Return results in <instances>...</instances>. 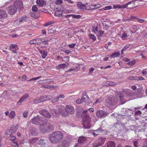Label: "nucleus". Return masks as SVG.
Masks as SVG:
<instances>
[{
  "mask_svg": "<svg viewBox=\"0 0 147 147\" xmlns=\"http://www.w3.org/2000/svg\"><path fill=\"white\" fill-rule=\"evenodd\" d=\"M38 39H37V38L33 39L32 40L29 41V43L30 44H37V41Z\"/></svg>",
  "mask_w": 147,
  "mask_h": 147,
  "instance_id": "32",
  "label": "nucleus"
},
{
  "mask_svg": "<svg viewBox=\"0 0 147 147\" xmlns=\"http://www.w3.org/2000/svg\"><path fill=\"white\" fill-rule=\"evenodd\" d=\"M71 16L73 18L76 19H79L81 18V16L80 15H76L71 14Z\"/></svg>",
  "mask_w": 147,
  "mask_h": 147,
  "instance_id": "41",
  "label": "nucleus"
},
{
  "mask_svg": "<svg viewBox=\"0 0 147 147\" xmlns=\"http://www.w3.org/2000/svg\"><path fill=\"white\" fill-rule=\"evenodd\" d=\"M38 8L36 5H34L32 7V11L35 12L37 11Z\"/></svg>",
  "mask_w": 147,
  "mask_h": 147,
  "instance_id": "46",
  "label": "nucleus"
},
{
  "mask_svg": "<svg viewBox=\"0 0 147 147\" xmlns=\"http://www.w3.org/2000/svg\"><path fill=\"white\" fill-rule=\"evenodd\" d=\"M65 110L68 114H72L74 113L75 109L73 106L66 105L65 106Z\"/></svg>",
  "mask_w": 147,
  "mask_h": 147,
  "instance_id": "6",
  "label": "nucleus"
},
{
  "mask_svg": "<svg viewBox=\"0 0 147 147\" xmlns=\"http://www.w3.org/2000/svg\"><path fill=\"white\" fill-rule=\"evenodd\" d=\"M39 127V129L42 132H46L47 131V123L45 122L41 123Z\"/></svg>",
  "mask_w": 147,
  "mask_h": 147,
  "instance_id": "12",
  "label": "nucleus"
},
{
  "mask_svg": "<svg viewBox=\"0 0 147 147\" xmlns=\"http://www.w3.org/2000/svg\"><path fill=\"white\" fill-rule=\"evenodd\" d=\"M64 12L65 13H73L74 12L71 9H66L64 11Z\"/></svg>",
  "mask_w": 147,
  "mask_h": 147,
  "instance_id": "38",
  "label": "nucleus"
},
{
  "mask_svg": "<svg viewBox=\"0 0 147 147\" xmlns=\"http://www.w3.org/2000/svg\"><path fill=\"white\" fill-rule=\"evenodd\" d=\"M7 17V13L3 9H0V19H5Z\"/></svg>",
  "mask_w": 147,
  "mask_h": 147,
  "instance_id": "13",
  "label": "nucleus"
},
{
  "mask_svg": "<svg viewBox=\"0 0 147 147\" xmlns=\"http://www.w3.org/2000/svg\"><path fill=\"white\" fill-rule=\"evenodd\" d=\"M12 145L15 147H18V144L17 142H12Z\"/></svg>",
  "mask_w": 147,
  "mask_h": 147,
  "instance_id": "53",
  "label": "nucleus"
},
{
  "mask_svg": "<svg viewBox=\"0 0 147 147\" xmlns=\"http://www.w3.org/2000/svg\"><path fill=\"white\" fill-rule=\"evenodd\" d=\"M51 80V79H49V80L45 79V80H42V81L44 82V83H49L50 82H52V81Z\"/></svg>",
  "mask_w": 147,
  "mask_h": 147,
  "instance_id": "56",
  "label": "nucleus"
},
{
  "mask_svg": "<svg viewBox=\"0 0 147 147\" xmlns=\"http://www.w3.org/2000/svg\"><path fill=\"white\" fill-rule=\"evenodd\" d=\"M96 116L99 118H102L105 117L108 115L107 113L103 110H100L97 111L96 112Z\"/></svg>",
  "mask_w": 147,
  "mask_h": 147,
  "instance_id": "7",
  "label": "nucleus"
},
{
  "mask_svg": "<svg viewBox=\"0 0 147 147\" xmlns=\"http://www.w3.org/2000/svg\"><path fill=\"white\" fill-rule=\"evenodd\" d=\"M20 23L19 20L17 19L15 21L13 24L15 26H17L20 24Z\"/></svg>",
  "mask_w": 147,
  "mask_h": 147,
  "instance_id": "42",
  "label": "nucleus"
},
{
  "mask_svg": "<svg viewBox=\"0 0 147 147\" xmlns=\"http://www.w3.org/2000/svg\"><path fill=\"white\" fill-rule=\"evenodd\" d=\"M29 96V94L26 93L24 94L17 102V104L20 105L21 103L24 101L26 99H27Z\"/></svg>",
  "mask_w": 147,
  "mask_h": 147,
  "instance_id": "14",
  "label": "nucleus"
},
{
  "mask_svg": "<svg viewBox=\"0 0 147 147\" xmlns=\"http://www.w3.org/2000/svg\"><path fill=\"white\" fill-rule=\"evenodd\" d=\"M82 99H78L76 101V102L77 104H80L82 102Z\"/></svg>",
  "mask_w": 147,
  "mask_h": 147,
  "instance_id": "62",
  "label": "nucleus"
},
{
  "mask_svg": "<svg viewBox=\"0 0 147 147\" xmlns=\"http://www.w3.org/2000/svg\"><path fill=\"white\" fill-rule=\"evenodd\" d=\"M94 6H95L94 5V4L90 6H88L87 5L86 10H90L94 9H95V7H94Z\"/></svg>",
  "mask_w": 147,
  "mask_h": 147,
  "instance_id": "30",
  "label": "nucleus"
},
{
  "mask_svg": "<svg viewBox=\"0 0 147 147\" xmlns=\"http://www.w3.org/2000/svg\"><path fill=\"white\" fill-rule=\"evenodd\" d=\"M13 133L12 132V130H11V129H8L5 132V134L7 135H11V134H13Z\"/></svg>",
  "mask_w": 147,
  "mask_h": 147,
  "instance_id": "35",
  "label": "nucleus"
},
{
  "mask_svg": "<svg viewBox=\"0 0 147 147\" xmlns=\"http://www.w3.org/2000/svg\"><path fill=\"white\" fill-rule=\"evenodd\" d=\"M130 44H129L126 45L123 48V51H125L126 49L130 47Z\"/></svg>",
  "mask_w": 147,
  "mask_h": 147,
  "instance_id": "52",
  "label": "nucleus"
},
{
  "mask_svg": "<svg viewBox=\"0 0 147 147\" xmlns=\"http://www.w3.org/2000/svg\"><path fill=\"white\" fill-rule=\"evenodd\" d=\"M9 49L10 51L15 53H16V51L18 49L17 45L14 44H11Z\"/></svg>",
  "mask_w": 147,
  "mask_h": 147,
  "instance_id": "15",
  "label": "nucleus"
},
{
  "mask_svg": "<svg viewBox=\"0 0 147 147\" xmlns=\"http://www.w3.org/2000/svg\"><path fill=\"white\" fill-rule=\"evenodd\" d=\"M13 5L17 10L18 9L20 11L23 9V4L20 1H16L14 2Z\"/></svg>",
  "mask_w": 147,
  "mask_h": 147,
  "instance_id": "5",
  "label": "nucleus"
},
{
  "mask_svg": "<svg viewBox=\"0 0 147 147\" xmlns=\"http://www.w3.org/2000/svg\"><path fill=\"white\" fill-rule=\"evenodd\" d=\"M54 85H43L41 86L42 88H48L49 89H50L51 88H54Z\"/></svg>",
  "mask_w": 147,
  "mask_h": 147,
  "instance_id": "28",
  "label": "nucleus"
},
{
  "mask_svg": "<svg viewBox=\"0 0 147 147\" xmlns=\"http://www.w3.org/2000/svg\"><path fill=\"white\" fill-rule=\"evenodd\" d=\"M59 98L57 96L55 97L53 100L52 102H55L58 101L59 100Z\"/></svg>",
  "mask_w": 147,
  "mask_h": 147,
  "instance_id": "54",
  "label": "nucleus"
},
{
  "mask_svg": "<svg viewBox=\"0 0 147 147\" xmlns=\"http://www.w3.org/2000/svg\"><path fill=\"white\" fill-rule=\"evenodd\" d=\"M17 127L16 126H13L12 127L11 130H12L13 134L17 130Z\"/></svg>",
  "mask_w": 147,
  "mask_h": 147,
  "instance_id": "40",
  "label": "nucleus"
},
{
  "mask_svg": "<svg viewBox=\"0 0 147 147\" xmlns=\"http://www.w3.org/2000/svg\"><path fill=\"white\" fill-rule=\"evenodd\" d=\"M128 95V96H131L133 94V91L132 90H127Z\"/></svg>",
  "mask_w": 147,
  "mask_h": 147,
  "instance_id": "43",
  "label": "nucleus"
},
{
  "mask_svg": "<svg viewBox=\"0 0 147 147\" xmlns=\"http://www.w3.org/2000/svg\"><path fill=\"white\" fill-rule=\"evenodd\" d=\"M136 62V61L135 60H133L131 61H130L129 63H127V64L128 65L131 66L134 64Z\"/></svg>",
  "mask_w": 147,
  "mask_h": 147,
  "instance_id": "37",
  "label": "nucleus"
},
{
  "mask_svg": "<svg viewBox=\"0 0 147 147\" xmlns=\"http://www.w3.org/2000/svg\"><path fill=\"white\" fill-rule=\"evenodd\" d=\"M142 73L144 75H146L147 74V72L146 69H143L142 71Z\"/></svg>",
  "mask_w": 147,
  "mask_h": 147,
  "instance_id": "63",
  "label": "nucleus"
},
{
  "mask_svg": "<svg viewBox=\"0 0 147 147\" xmlns=\"http://www.w3.org/2000/svg\"><path fill=\"white\" fill-rule=\"evenodd\" d=\"M43 101L44 100L42 96L40 98H36V99L34 100L33 102L34 103L36 104L38 103L41 102Z\"/></svg>",
  "mask_w": 147,
  "mask_h": 147,
  "instance_id": "23",
  "label": "nucleus"
},
{
  "mask_svg": "<svg viewBox=\"0 0 147 147\" xmlns=\"http://www.w3.org/2000/svg\"><path fill=\"white\" fill-rule=\"evenodd\" d=\"M45 144V140L41 139L38 141L37 146L38 147H44Z\"/></svg>",
  "mask_w": 147,
  "mask_h": 147,
  "instance_id": "16",
  "label": "nucleus"
},
{
  "mask_svg": "<svg viewBox=\"0 0 147 147\" xmlns=\"http://www.w3.org/2000/svg\"><path fill=\"white\" fill-rule=\"evenodd\" d=\"M136 76H130L128 78V79L129 80H136Z\"/></svg>",
  "mask_w": 147,
  "mask_h": 147,
  "instance_id": "49",
  "label": "nucleus"
},
{
  "mask_svg": "<svg viewBox=\"0 0 147 147\" xmlns=\"http://www.w3.org/2000/svg\"><path fill=\"white\" fill-rule=\"evenodd\" d=\"M9 138L10 140L12 141L16 139V137L15 136L11 135L9 136Z\"/></svg>",
  "mask_w": 147,
  "mask_h": 147,
  "instance_id": "50",
  "label": "nucleus"
},
{
  "mask_svg": "<svg viewBox=\"0 0 147 147\" xmlns=\"http://www.w3.org/2000/svg\"><path fill=\"white\" fill-rule=\"evenodd\" d=\"M82 121L83 127L85 128H89L90 126V119L89 116L87 115L85 116L83 118Z\"/></svg>",
  "mask_w": 147,
  "mask_h": 147,
  "instance_id": "2",
  "label": "nucleus"
},
{
  "mask_svg": "<svg viewBox=\"0 0 147 147\" xmlns=\"http://www.w3.org/2000/svg\"><path fill=\"white\" fill-rule=\"evenodd\" d=\"M36 2L40 7H42L46 5V3L43 0H37Z\"/></svg>",
  "mask_w": 147,
  "mask_h": 147,
  "instance_id": "21",
  "label": "nucleus"
},
{
  "mask_svg": "<svg viewBox=\"0 0 147 147\" xmlns=\"http://www.w3.org/2000/svg\"><path fill=\"white\" fill-rule=\"evenodd\" d=\"M86 138L83 136H80L79 137L78 142L80 143H84L86 142Z\"/></svg>",
  "mask_w": 147,
  "mask_h": 147,
  "instance_id": "20",
  "label": "nucleus"
},
{
  "mask_svg": "<svg viewBox=\"0 0 147 147\" xmlns=\"http://www.w3.org/2000/svg\"><path fill=\"white\" fill-rule=\"evenodd\" d=\"M76 44L75 43L71 44L69 45V47L70 48H73L75 46Z\"/></svg>",
  "mask_w": 147,
  "mask_h": 147,
  "instance_id": "58",
  "label": "nucleus"
},
{
  "mask_svg": "<svg viewBox=\"0 0 147 147\" xmlns=\"http://www.w3.org/2000/svg\"><path fill=\"white\" fill-rule=\"evenodd\" d=\"M142 114L141 112L140 111H138L135 112V114L136 115H140Z\"/></svg>",
  "mask_w": 147,
  "mask_h": 147,
  "instance_id": "64",
  "label": "nucleus"
},
{
  "mask_svg": "<svg viewBox=\"0 0 147 147\" xmlns=\"http://www.w3.org/2000/svg\"><path fill=\"white\" fill-rule=\"evenodd\" d=\"M47 124V131L49 130H52L53 129V127L52 125L49 124Z\"/></svg>",
  "mask_w": 147,
  "mask_h": 147,
  "instance_id": "45",
  "label": "nucleus"
},
{
  "mask_svg": "<svg viewBox=\"0 0 147 147\" xmlns=\"http://www.w3.org/2000/svg\"><path fill=\"white\" fill-rule=\"evenodd\" d=\"M132 3H134L133 2H128L126 3L124 5H120V8H125L127 7L128 6V5L129 4H131Z\"/></svg>",
  "mask_w": 147,
  "mask_h": 147,
  "instance_id": "31",
  "label": "nucleus"
},
{
  "mask_svg": "<svg viewBox=\"0 0 147 147\" xmlns=\"http://www.w3.org/2000/svg\"><path fill=\"white\" fill-rule=\"evenodd\" d=\"M129 35L128 34L127 32L125 31L123 32L121 37L122 40H125L129 37Z\"/></svg>",
  "mask_w": 147,
  "mask_h": 147,
  "instance_id": "18",
  "label": "nucleus"
},
{
  "mask_svg": "<svg viewBox=\"0 0 147 147\" xmlns=\"http://www.w3.org/2000/svg\"><path fill=\"white\" fill-rule=\"evenodd\" d=\"M53 23L52 21L49 22L45 24H44L43 26L45 27H47L49 25H51Z\"/></svg>",
  "mask_w": 147,
  "mask_h": 147,
  "instance_id": "44",
  "label": "nucleus"
},
{
  "mask_svg": "<svg viewBox=\"0 0 147 147\" xmlns=\"http://www.w3.org/2000/svg\"><path fill=\"white\" fill-rule=\"evenodd\" d=\"M59 66L60 68H65L67 66L66 64L64 63L60 64L59 65Z\"/></svg>",
  "mask_w": 147,
  "mask_h": 147,
  "instance_id": "51",
  "label": "nucleus"
},
{
  "mask_svg": "<svg viewBox=\"0 0 147 147\" xmlns=\"http://www.w3.org/2000/svg\"><path fill=\"white\" fill-rule=\"evenodd\" d=\"M28 113V112L27 111H24L23 114V117L24 118L27 117Z\"/></svg>",
  "mask_w": 147,
  "mask_h": 147,
  "instance_id": "48",
  "label": "nucleus"
},
{
  "mask_svg": "<svg viewBox=\"0 0 147 147\" xmlns=\"http://www.w3.org/2000/svg\"><path fill=\"white\" fill-rule=\"evenodd\" d=\"M59 98H64L65 97V96L63 94H61L57 96Z\"/></svg>",
  "mask_w": 147,
  "mask_h": 147,
  "instance_id": "59",
  "label": "nucleus"
},
{
  "mask_svg": "<svg viewBox=\"0 0 147 147\" xmlns=\"http://www.w3.org/2000/svg\"><path fill=\"white\" fill-rule=\"evenodd\" d=\"M144 80V78L142 77L136 76V80Z\"/></svg>",
  "mask_w": 147,
  "mask_h": 147,
  "instance_id": "47",
  "label": "nucleus"
},
{
  "mask_svg": "<svg viewBox=\"0 0 147 147\" xmlns=\"http://www.w3.org/2000/svg\"><path fill=\"white\" fill-rule=\"evenodd\" d=\"M94 5L95 6L94 7H95V9L98 8L101 6V5L99 4H94Z\"/></svg>",
  "mask_w": 147,
  "mask_h": 147,
  "instance_id": "57",
  "label": "nucleus"
},
{
  "mask_svg": "<svg viewBox=\"0 0 147 147\" xmlns=\"http://www.w3.org/2000/svg\"><path fill=\"white\" fill-rule=\"evenodd\" d=\"M63 3V1L61 0H57L55 2V4L57 5Z\"/></svg>",
  "mask_w": 147,
  "mask_h": 147,
  "instance_id": "55",
  "label": "nucleus"
},
{
  "mask_svg": "<svg viewBox=\"0 0 147 147\" xmlns=\"http://www.w3.org/2000/svg\"><path fill=\"white\" fill-rule=\"evenodd\" d=\"M37 39L38 40L37 41V44H42L44 45H45L47 43V41H48V40L46 41L44 38H37Z\"/></svg>",
  "mask_w": 147,
  "mask_h": 147,
  "instance_id": "17",
  "label": "nucleus"
},
{
  "mask_svg": "<svg viewBox=\"0 0 147 147\" xmlns=\"http://www.w3.org/2000/svg\"><path fill=\"white\" fill-rule=\"evenodd\" d=\"M62 11L61 10L56 11L55 13V15L57 17H60L62 16Z\"/></svg>",
  "mask_w": 147,
  "mask_h": 147,
  "instance_id": "27",
  "label": "nucleus"
},
{
  "mask_svg": "<svg viewBox=\"0 0 147 147\" xmlns=\"http://www.w3.org/2000/svg\"><path fill=\"white\" fill-rule=\"evenodd\" d=\"M119 53L117 52H114V53H112L111 56L112 58H115L119 56Z\"/></svg>",
  "mask_w": 147,
  "mask_h": 147,
  "instance_id": "29",
  "label": "nucleus"
},
{
  "mask_svg": "<svg viewBox=\"0 0 147 147\" xmlns=\"http://www.w3.org/2000/svg\"><path fill=\"white\" fill-rule=\"evenodd\" d=\"M39 113L43 116L47 118L51 117V115L49 112L46 109H43L39 111Z\"/></svg>",
  "mask_w": 147,
  "mask_h": 147,
  "instance_id": "9",
  "label": "nucleus"
},
{
  "mask_svg": "<svg viewBox=\"0 0 147 147\" xmlns=\"http://www.w3.org/2000/svg\"><path fill=\"white\" fill-rule=\"evenodd\" d=\"M27 19L26 16H23L20 18L19 22H26Z\"/></svg>",
  "mask_w": 147,
  "mask_h": 147,
  "instance_id": "26",
  "label": "nucleus"
},
{
  "mask_svg": "<svg viewBox=\"0 0 147 147\" xmlns=\"http://www.w3.org/2000/svg\"><path fill=\"white\" fill-rule=\"evenodd\" d=\"M16 116V113L15 112L13 111H11L9 115V117L11 119L14 118Z\"/></svg>",
  "mask_w": 147,
  "mask_h": 147,
  "instance_id": "25",
  "label": "nucleus"
},
{
  "mask_svg": "<svg viewBox=\"0 0 147 147\" xmlns=\"http://www.w3.org/2000/svg\"><path fill=\"white\" fill-rule=\"evenodd\" d=\"M111 8L112 6H108L100 9V10L103 11L104 10H108L111 9Z\"/></svg>",
  "mask_w": 147,
  "mask_h": 147,
  "instance_id": "34",
  "label": "nucleus"
},
{
  "mask_svg": "<svg viewBox=\"0 0 147 147\" xmlns=\"http://www.w3.org/2000/svg\"><path fill=\"white\" fill-rule=\"evenodd\" d=\"M7 10L9 14L13 15L16 13L17 10L13 5H11L8 7Z\"/></svg>",
  "mask_w": 147,
  "mask_h": 147,
  "instance_id": "8",
  "label": "nucleus"
},
{
  "mask_svg": "<svg viewBox=\"0 0 147 147\" xmlns=\"http://www.w3.org/2000/svg\"><path fill=\"white\" fill-rule=\"evenodd\" d=\"M106 103L107 106H110L116 104V102L114 101L112 96L111 95L106 99Z\"/></svg>",
  "mask_w": 147,
  "mask_h": 147,
  "instance_id": "3",
  "label": "nucleus"
},
{
  "mask_svg": "<svg viewBox=\"0 0 147 147\" xmlns=\"http://www.w3.org/2000/svg\"><path fill=\"white\" fill-rule=\"evenodd\" d=\"M106 138H105L100 137L98 139V144L97 145H95L94 144H93V146L94 147H97L98 146L102 145L105 142Z\"/></svg>",
  "mask_w": 147,
  "mask_h": 147,
  "instance_id": "11",
  "label": "nucleus"
},
{
  "mask_svg": "<svg viewBox=\"0 0 147 147\" xmlns=\"http://www.w3.org/2000/svg\"><path fill=\"white\" fill-rule=\"evenodd\" d=\"M77 7L81 10H87V4H83L81 2H78L77 4Z\"/></svg>",
  "mask_w": 147,
  "mask_h": 147,
  "instance_id": "10",
  "label": "nucleus"
},
{
  "mask_svg": "<svg viewBox=\"0 0 147 147\" xmlns=\"http://www.w3.org/2000/svg\"><path fill=\"white\" fill-rule=\"evenodd\" d=\"M89 36L90 38L92 39L94 41H95L96 39V38L94 35L92 34H89Z\"/></svg>",
  "mask_w": 147,
  "mask_h": 147,
  "instance_id": "39",
  "label": "nucleus"
},
{
  "mask_svg": "<svg viewBox=\"0 0 147 147\" xmlns=\"http://www.w3.org/2000/svg\"><path fill=\"white\" fill-rule=\"evenodd\" d=\"M40 52L41 55L42 57L45 59L47 55V51L44 50H41Z\"/></svg>",
  "mask_w": 147,
  "mask_h": 147,
  "instance_id": "22",
  "label": "nucleus"
},
{
  "mask_svg": "<svg viewBox=\"0 0 147 147\" xmlns=\"http://www.w3.org/2000/svg\"><path fill=\"white\" fill-rule=\"evenodd\" d=\"M133 143L135 147H138V142L137 141H134Z\"/></svg>",
  "mask_w": 147,
  "mask_h": 147,
  "instance_id": "60",
  "label": "nucleus"
},
{
  "mask_svg": "<svg viewBox=\"0 0 147 147\" xmlns=\"http://www.w3.org/2000/svg\"><path fill=\"white\" fill-rule=\"evenodd\" d=\"M120 5H113V7L114 9H116L117 8H120Z\"/></svg>",
  "mask_w": 147,
  "mask_h": 147,
  "instance_id": "61",
  "label": "nucleus"
},
{
  "mask_svg": "<svg viewBox=\"0 0 147 147\" xmlns=\"http://www.w3.org/2000/svg\"><path fill=\"white\" fill-rule=\"evenodd\" d=\"M104 131L102 128H100L99 129L94 130V131L92 132V134L94 136H96L99 133H103V131Z\"/></svg>",
  "mask_w": 147,
  "mask_h": 147,
  "instance_id": "19",
  "label": "nucleus"
},
{
  "mask_svg": "<svg viewBox=\"0 0 147 147\" xmlns=\"http://www.w3.org/2000/svg\"><path fill=\"white\" fill-rule=\"evenodd\" d=\"M31 122L35 124H38L41 123L42 121L40 117L38 115H37L31 119Z\"/></svg>",
  "mask_w": 147,
  "mask_h": 147,
  "instance_id": "4",
  "label": "nucleus"
},
{
  "mask_svg": "<svg viewBox=\"0 0 147 147\" xmlns=\"http://www.w3.org/2000/svg\"><path fill=\"white\" fill-rule=\"evenodd\" d=\"M89 98L88 96L86 95H84L82 96L81 98L82 100V102H87L89 100Z\"/></svg>",
  "mask_w": 147,
  "mask_h": 147,
  "instance_id": "24",
  "label": "nucleus"
},
{
  "mask_svg": "<svg viewBox=\"0 0 147 147\" xmlns=\"http://www.w3.org/2000/svg\"><path fill=\"white\" fill-rule=\"evenodd\" d=\"M104 32L103 31H99L98 32H97V34H96L99 37H101L102 36Z\"/></svg>",
  "mask_w": 147,
  "mask_h": 147,
  "instance_id": "36",
  "label": "nucleus"
},
{
  "mask_svg": "<svg viewBox=\"0 0 147 147\" xmlns=\"http://www.w3.org/2000/svg\"><path fill=\"white\" fill-rule=\"evenodd\" d=\"M43 99L44 101L49 100L51 99V96H42Z\"/></svg>",
  "mask_w": 147,
  "mask_h": 147,
  "instance_id": "33",
  "label": "nucleus"
},
{
  "mask_svg": "<svg viewBox=\"0 0 147 147\" xmlns=\"http://www.w3.org/2000/svg\"><path fill=\"white\" fill-rule=\"evenodd\" d=\"M50 140L53 143L58 142L63 138V133L61 131H56L52 133L49 136Z\"/></svg>",
  "mask_w": 147,
  "mask_h": 147,
  "instance_id": "1",
  "label": "nucleus"
}]
</instances>
